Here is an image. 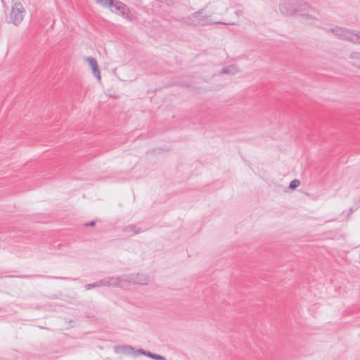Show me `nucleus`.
Wrapping results in <instances>:
<instances>
[{"label":"nucleus","instance_id":"20e7f679","mask_svg":"<svg viewBox=\"0 0 360 360\" xmlns=\"http://www.w3.org/2000/svg\"><path fill=\"white\" fill-rule=\"evenodd\" d=\"M110 9L112 13L121 15L129 22H133L135 20V16L131 12L130 8L120 0H115Z\"/></svg>","mask_w":360,"mask_h":360},{"label":"nucleus","instance_id":"39448f33","mask_svg":"<svg viewBox=\"0 0 360 360\" xmlns=\"http://www.w3.org/2000/svg\"><path fill=\"white\" fill-rule=\"evenodd\" d=\"M25 13V10L22 4L20 2H15L6 19L8 22L17 26L22 21Z\"/></svg>","mask_w":360,"mask_h":360},{"label":"nucleus","instance_id":"5701e85b","mask_svg":"<svg viewBox=\"0 0 360 360\" xmlns=\"http://www.w3.org/2000/svg\"><path fill=\"white\" fill-rule=\"evenodd\" d=\"M349 211H350V212H353V210L351 208V209L349 210Z\"/></svg>","mask_w":360,"mask_h":360},{"label":"nucleus","instance_id":"423d86ee","mask_svg":"<svg viewBox=\"0 0 360 360\" xmlns=\"http://www.w3.org/2000/svg\"><path fill=\"white\" fill-rule=\"evenodd\" d=\"M129 277L127 274L119 276L106 277L105 281L108 287L122 288L125 284H128Z\"/></svg>","mask_w":360,"mask_h":360},{"label":"nucleus","instance_id":"f3484780","mask_svg":"<svg viewBox=\"0 0 360 360\" xmlns=\"http://www.w3.org/2000/svg\"><path fill=\"white\" fill-rule=\"evenodd\" d=\"M45 277L50 278H55V279H61V280H70V278L68 277H60V276H44ZM71 280H75L74 278H71Z\"/></svg>","mask_w":360,"mask_h":360},{"label":"nucleus","instance_id":"7ed1b4c3","mask_svg":"<svg viewBox=\"0 0 360 360\" xmlns=\"http://www.w3.org/2000/svg\"><path fill=\"white\" fill-rule=\"evenodd\" d=\"M204 9H200L198 11L193 13L191 15H188L186 17L181 18L179 21L188 26H203L208 24L207 22V19L209 15H202L200 18L198 20H195L194 18H198L200 15H201L203 13Z\"/></svg>","mask_w":360,"mask_h":360},{"label":"nucleus","instance_id":"aec40b11","mask_svg":"<svg viewBox=\"0 0 360 360\" xmlns=\"http://www.w3.org/2000/svg\"><path fill=\"white\" fill-rule=\"evenodd\" d=\"M96 225V221H91L89 222H86L84 224V226L89 227V226H94Z\"/></svg>","mask_w":360,"mask_h":360},{"label":"nucleus","instance_id":"1a4fd4ad","mask_svg":"<svg viewBox=\"0 0 360 360\" xmlns=\"http://www.w3.org/2000/svg\"><path fill=\"white\" fill-rule=\"evenodd\" d=\"M115 352L117 354L124 353L130 354L134 351V348L129 345H116L114 347Z\"/></svg>","mask_w":360,"mask_h":360},{"label":"nucleus","instance_id":"ddd939ff","mask_svg":"<svg viewBox=\"0 0 360 360\" xmlns=\"http://www.w3.org/2000/svg\"><path fill=\"white\" fill-rule=\"evenodd\" d=\"M124 231H132L134 232V233H139L140 232V229L139 228H137L135 225L134 224H131V225H129L127 226H126L124 229Z\"/></svg>","mask_w":360,"mask_h":360},{"label":"nucleus","instance_id":"0eeeda50","mask_svg":"<svg viewBox=\"0 0 360 360\" xmlns=\"http://www.w3.org/2000/svg\"><path fill=\"white\" fill-rule=\"evenodd\" d=\"M129 278L128 283H134L139 285H148L150 282V278L145 274H127Z\"/></svg>","mask_w":360,"mask_h":360},{"label":"nucleus","instance_id":"b1692460","mask_svg":"<svg viewBox=\"0 0 360 360\" xmlns=\"http://www.w3.org/2000/svg\"><path fill=\"white\" fill-rule=\"evenodd\" d=\"M358 68H360V65H356Z\"/></svg>","mask_w":360,"mask_h":360},{"label":"nucleus","instance_id":"f257e3e1","mask_svg":"<svg viewBox=\"0 0 360 360\" xmlns=\"http://www.w3.org/2000/svg\"><path fill=\"white\" fill-rule=\"evenodd\" d=\"M280 11L287 15L303 16L307 20H311V24L318 26L319 20L313 15L316 11L308 3L302 0L284 1L280 4Z\"/></svg>","mask_w":360,"mask_h":360},{"label":"nucleus","instance_id":"412c9836","mask_svg":"<svg viewBox=\"0 0 360 360\" xmlns=\"http://www.w3.org/2000/svg\"><path fill=\"white\" fill-rule=\"evenodd\" d=\"M216 24H224V25H236V22H215Z\"/></svg>","mask_w":360,"mask_h":360},{"label":"nucleus","instance_id":"9d476101","mask_svg":"<svg viewBox=\"0 0 360 360\" xmlns=\"http://www.w3.org/2000/svg\"><path fill=\"white\" fill-rule=\"evenodd\" d=\"M238 72V69L236 65H231L222 68L219 71V74L236 75Z\"/></svg>","mask_w":360,"mask_h":360},{"label":"nucleus","instance_id":"6ab92c4d","mask_svg":"<svg viewBox=\"0 0 360 360\" xmlns=\"http://www.w3.org/2000/svg\"><path fill=\"white\" fill-rule=\"evenodd\" d=\"M147 352L146 350H144L143 349H137L135 353L137 354V355H139V354H143L144 356H146V354H147Z\"/></svg>","mask_w":360,"mask_h":360},{"label":"nucleus","instance_id":"9b49d317","mask_svg":"<svg viewBox=\"0 0 360 360\" xmlns=\"http://www.w3.org/2000/svg\"><path fill=\"white\" fill-rule=\"evenodd\" d=\"M95 1L98 4L102 6L103 7L105 8H110L111 5H112V3L115 2V0H95Z\"/></svg>","mask_w":360,"mask_h":360},{"label":"nucleus","instance_id":"6e6552de","mask_svg":"<svg viewBox=\"0 0 360 360\" xmlns=\"http://www.w3.org/2000/svg\"><path fill=\"white\" fill-rule=\"evenodd\" d=\"M86 60L88 61L89 65L92 69V73L98 79L101 80V72L99 70V67L97 63V60L92 57H87Z\"/></svg>","mask_w":360,"mask_h":360},{"label":"nucleus","instance_id":"f03ea898","mask_svg":"<svg viewBox=\"0 0 360 360\" xmlns=\"http://www.w3.org/2000/svg\"><path fill=\"white\" fill-rule=\"evenodd\" d=\"M328 31L332 32L339 39L360 44V32L359 31L339 26H335Z\"/></svg>","mask_w":360,"mask_h":360},{"label":"nucleus","instance_id":"4468645a","mask_svg":"<svg viewBox=\"0 0 360 360\" xmlns=\"http://www.w3.org/2000/svg\"><path fill=\"white\" fill-rule=\"evenodd\" d=\"M300 185V181L298 179H294L290 181L289 184V188L291 190L295 189L297 187H298Z\"/></svg>","mask_w":360,"mask_h":360},{"label":"nucleus","instance_id":"4be33fe9","mask_svg":"<svg viewBox=\"0 0 360 360\" xmlns=\"http://www.w3.org/2000/svg\"><path fill=\"white\" fill-rule=\"evenodd\" d=\"M235 13H236V15L238 17V16H240V15H242V14H243V12H242V11H236L235 12Z\"/></svg>","mask_w":360,"mask_h":360},{"label":"nucleus","instance_id":"2eb2a0df","mask_svg":"<svg viewBox=\"0 0 360 360\" xmlns=\"http://www.w3.org/2000/svg\"><path fill=\"white\" fill-rule=\"evenodd\" d=\"M349 58L360 60V52H352L349 55Z\"/></svg>","mask_w":360,"mask_h":360},{"label":"nucleus","instance_id":"f8f14e48","mask_svg":"<svg viewBox=\"0 0 360 360\" xmlns=\"http://www.w3.org/2000/svg\"><path fill=\"white\" fill-rule=\"evenodd\" d=\"M146 356L150 359H155V360H166L165 356H161L160 354H155V353H152L149 351L147 352V354H146Z\"/></svg>","mask_w":360,"mask_h":360},{"label":"nucleus","instance_id":"dca6fc26","mask_svg":"<svg viewBox=\"0 0 360 360\" xmlns=\"http://www.w3.org/2000/svg\"><path fill=\"white\" fill-rule=\"evenodd\" d=\"M95 284H96V288L97 287H101V286H107L105 278L96 281Z\"/></svg>","mask_w":360,"mask_h":360},{"label":"nucleus","instance_id":"a211bd4d","mask_svg":"<svg viewBox=\"0 0 360 360\" xmlns=\"http://www.w3.org/2000/svg\"><path fill=\"white\" fill-rule=\"evenodd\" d=\"M94 288H96L95 283L86 284L84 286V288H85L86 290H91V289H92Z\"/></svg>","mask_w":360,"mask_h":360}]
</instances>
